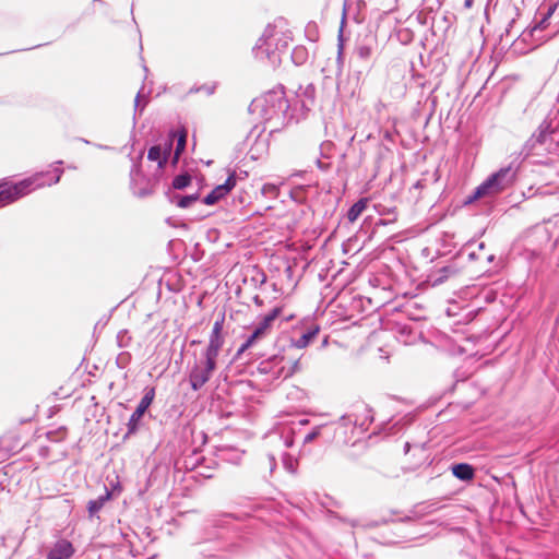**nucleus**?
I'll list each match as a JSON object with an SVG mask.
<instances>
[{"mask_svg":"<svg viewBox=\"0 0 559 559\" xmlns=\"http://www.w3.org/2000/svg\"><path fill=\"white\" fill-rule=\"evenodd\" d=\"M292 33L288 29L278 24H269L253 47L254 57L276 69L287 53Z\"/></svg>","mask_w":559,"mask_h":559,"instance_id":"nucleus-1","label":"nucleus"},{"mask_svg":"<svg viewBox=\"0 0 559 559\" xmlns=\"http://www.w3.org/2000/svg\"><path fill=\"white\" fill-rule=\"evenodd\" d=\"M253 111L259 110L265 121L275 120L284 123L288 116L289 103L282 90L267 92L262 97L254 99L251 104Z\"/></svg>","mask_w":559,"mask_h":559,"instance_id":"nucleus-2","label":"nucleus"},{"mask_svg":"<svg viewBox=\"0 0 559 559\" xmlns=\"http://www.w3.org/2000/svg\"><path fill=\"white\" fill-rule=\"evenodd\" d=\"M43 175V173H36L35 175L14 183L8 181L0 182V206L11 204L38 189V187H41L43 183L39 182V179Z\"/></svg>","mask_w":559,"mask_h":559,"instance_id":"nucleus-3","label":"nucleus"},{"mask_svg":"<svg viewBox=\"0 0 559 559\" xmlns=\"http://www.w3.org/2000/svg\"><path fill=\"white\" fill-rule=\"evenodd\" d=\"M515 179V170L511 166L503 167L478 186L468 202L480 199L487 194H496L510 187Z\"/></svg>","mask_w":559,"mask_h":559,"instance_id":"nucleus-4","label":"nucleus"},{"mask_svg":"<svg viewBox=\"0 0 559 559\" xmlns=\"http://www.w3.org/2000/svg\"><path fill=\"white\" fill-rule=\"evenodd\" d=\"M216 367L217 359L201 354L188 372L191 389L193 391L201 390L210 381Z\"/></svg>","mask_w":559,"mask_h":559,"instance_id":"nucleus-5","label":"nucleus"},{"mask_svg":"<svg viewBox=\"0 0 559 559\" xmlns=\"http://www.w3.org/2000/svg\"><path fill=\"white\" fill-rule=\"evenodd\" d=\"M281 313L282 308L275 307L269 313L263 316L260 322L254 328L251 335H249L248 338L243 342V344L238 348L237 353L235 354V359H240L242 354L247 349L252 347L258 341L269 335L272 330L274 321L278 318Z\"/></svg>","mask_w":559,"mask_h":559,"instance_id":"nucleus-6","label":"nucleus"},{"mask_svg":"<svg viewBox=\"0 0 559 559\" xmlns=\"http://www.w3.org/2000/svg\"><path fill=\"white\" fill-rule=\"evenodd\" d=\"M155 397V389L154 388H147L145 390L144 395L142 396L138 407L131 415L129 423H128V433H134L138 430L139 423L147 408L151 406L153 400Z\"/></svg>","mask_w":559,"mask_h":559,"instance_id":"nucleus-7","label":"nucleus"},{"mask_svg":"<svg viewBox=\"0 0 559 559\" xmlns=\"http://www.w3.org/2000/svg\"><path fill=\"white\" fill-rule=\"evenodd\" d=\"M236 186V176L230 174L223 185L216 186L204 199L203 203L213 205L224 198Z\"/></svg>","mask_w":559,"mask_h":559,"instance_id":"nucleus-8","label":"nucleus"},{"mask_svg":"<svg viewBox=\"0 0 559 559\" xmlns=\"http://www.w3.org/2000/svg\"><path fill=\"white\" fill-rule=\"evenodd\" d=\"M73 554V545L67 539H59L48 552L47 559H70Z\"/></svg>","mask_w":559,"mask_h":559,"instance_id":"nucleus-9","label":"nucleus"},{"mask_svg":"<svg viewBox=\"0 0 559 559\" xmlns=\"http://www.w3.org/2000/svg\"><path fill=\"white\" fill-rule=\"evenodd\" d=\"M346 23V3L343 9V16L341 21V26L338 31V44H337V57L335 60V75L340 76L343 72L344 59H343V50H344V38H343V29Z\"/></svg>","mask_w":559,"mask_h":559,"instance_id":"nucleus-10","label":"nucleus"},{"mask_svg":"<svg viewBox=\"0 0 559 559\" xmlns=\"http://www.w3.org/2000/svg\"><path fill=\"white\" fill-rule=\"evenodd\" d=\"M549 124L544 122L539 126L537 133H534L525 143L524 150L526 151V155L533 151L537 144H544L549 136Z\"/></svg>","mask_w":559,"mask_h":559,"instance_id":"nucleus-11","label":"nucleus"},{"mask_svg":"<svg viewBox=\"0 0 559 559\" xmlns=\"http://www.w3.org/2000/svg\"><path fill=\"white\" fill-rule=\"evenodd\" d=\"M319 331H320L319 325L312 324L298 338H293L292 345L298 349L306 348L316 338Z\"/></svg>","mask_w":559,"mask_h":559,"instance_id":"nucleus-12","label":"nucleus"},{"mask_svg":"<svg viewBox=\"0 0 559 559\" xmlns=\"http://www.w3.org/2000/svg\"><path fill=\"white\" fill-rule=\"evenodd\" d=\"M173 140L169 141L165 150L160 145H154L148 150L147 158L157 162L159 167H163L167 162V154L170 152Z\"/></svg>","mask_w":559,"mask_h":559,"instance_id":"nucleus-13","label":"nucleus"},{"mask_svg":"<svg viewBox=\"0 0 559 559\" xmlns=\"http://www.w3.org/2000/svg\"><path fill=\"white\" fill-rule=\"evenodd\" d=\"M223 344L224 340L222 335L210 334L209 344L201 354L217 359Z\"/></svg>","mask_w":559,"mask_h":559,"instance_id":"nucleus-14","label":"nucleus"},{"mask_svg":"<svg viewBox=\"0 0 559 559\" xmlns=\"http://www.w3.org/2000/svg\"><path fill=\"white\" fill-rule=\"evenodd\" d=\"M453 475L463 481H469L474 478L475 472L472 465L460 463L452 466Z\"/></svg>","mask_w":559,"mask_h":559,"instance_id":"nucleus-15","label":"nucleus"},{"mask_svg":"<svg viewBox=\"0 0 559 559\" xmlns=\"http://www.w3.org/2000/svg\"><path fill=\"white\" fill-rule=\"evenodd\" d=\"M284 358H280L277 356H273L271 359H267V360H263L260 362L259 367H258V370L261 372V373H270L272 374L274 378H278L281 377V368L277 369V370H273V365H278L281 362H283Z\"/></svg>","mask_w":559,"mask_h":559,"instance_id":"nucleus-16","label":"nucleus"},{"mask_svg":"<svg viewBox=\"0 0 559 559\" xmlns=\"http://www.w3.org/2000/svg\"><path fill=\"white\" fill-rule=\"evenodd\" d=\"M455 273L456 270L453 266L448 265L431 273L429 278L430 282L432 283V286H437L442 284L444 281H447L450 276L454 275Z\"/></svg>","mask_w":559,"mask_h":559,"instance_id":"nucleus-17","label":"nucleus"},{"mask_svg":"<svg viewBox=\"0 0 559 559\" xmlns=\"http://www.w3.org/2000/svg\"><path fill=\"white\" fill-rule=\"evenodd\" d=\"M298 97L301 98L302 107L309 108L313 105L316 99V87L313 84H307L305 87H300L297 93Z\"/></svg>","mask_w":559,"mask_h":559,"instance_id":"nucleus-18","label":"nucleus"},{"mask_svg":"<svg viewBox=\"0 0 559 559\" xmlns=\"http://www.w3.org/2000/svg\"><path fill=\"white\" fill-rule=\"evenodd\" d=\"M110 497H111V493L108 490H106L105 495L99 496L95 500L88 501L87 510H88L90 516H94L95 514H97L103 509L105 503L110 499Z\"/></svg>","mask_w":559,"mask_h":559,"instance_id":"nucleus-19","label":"nucleus"},{"mask_svg":"<svg viewBox=\"0 0 559 559\" xmlns=\"http://www.w3.org/2000/svg\"><path fill=\"white\" fill-rule=\"evenodd\" d=\"M368 204V199H360L356 203H354L347 212V218L350 223H354L361 213L366 210Z\"/></svg>","mask_w":559,"mask_h":559,"instance_id":"nucleus-20","label":"nucleus"},{"mask_svg":"<svg viewBox=\"0 0 559 559\" xmlns=\"http://www.w3.org/2000/svg\"><path fill=\"white\" fill-rule=\"evenodd\" d=\"M199 199V193H192L188 195H175L173 202L181 209L190 207Z\"/></svg>","mask_w":559,"mask_h":559,"instance_id":"nucleus-21","label":"nucleus"},{"mask_svg":"<svg viewBox=\"0 0 559 559\" xmlns=\"http://www.w3.org/2000/svg\"><path fill=\"white\" fill-rule=\"evenodd\" d=\"M300 369H301V367H300L299 359H295L289 362V366L283 365L281 367V374H283L284 378H288V377H292L294 373L300 371Z\"/></svg>","mask_w":559,"mask_h":559,"instance_id":"nucleus-22","label":"nucleus"},{"mask_svg":"<svg viewBox=\"0 0 559 559\" xmlns=\"http://www.w3.org/2000/svg\"><path fill=\"white\" fill-rule=\"evenodd\" d=\"M191 182V176L188 174H181L174 178L173 187L175 189L181 190L188 187Z\"/></svg>","mask_w":559,"mask_h":559,"instance_id":"nucleus-23","label":"nucleus"},{"mask_svg":"<svg viewBox=\"0 0 559 559\" xmlns=\"http://www.w3.org/2000/svg\"><path fill=\"white\" fill-rule=\"evenodd\" d=\"M186 142H187V132L182 131L177 139V145H176V150H175V160H177L179 158V155L183 152V150L186 147Z\"/></svg>","mask_w":559,"mask_h":559,"instance_id":"nucleus-24","label":"nucleus"},{"mask_svg":"<svg viewBox=\"0 0 559 559\" xmlns=\"http://www.w3.org/2000/svg\"><path fill=\"white\" fill-rule=\"evenodd\" d=\"M53 171H55L56 176H55V178H53L50 182H48V183H47V186L56 185V183H58V182L60 181V179H61V175L63 174V169H61V168L57 167V168H55V170H53ZM41 173H43L44 175H43V176L40 177V179H39V182H40V183H43V186H41L40 188H43V187H45V186H46V183H45L41 179H43L44 177H46L47 175H49V173H48V171H47V173L41 171Z\"/></svg>","mask_w":559,"mask_h":559,"instance_id":"nucleus-25","label":"nucleus"},{"mask_svg":"<svg viewBox=\"0 0 559 559\" xmlns=\"http://www.w3.org/2000/svg\"><path fill=\"white\" fill-rule=\"evenodd\" d=\"M261 192L265 197L275 198L277 195L278 188L274 183H265L263 185Z\"/></svg>","mask_w":559,"mask_h":559,"instance_id":"nucleus-26","label":"nucleus"},{"mask_svg":"<svg viewBox=\"0 0 559 559\" xmlns=\"http://www.w3.org/2000/svg\"><path fill=\"white\" fill-rule=\"evenodd\" d=\"M357 55L360 59H368L372 55V49L370 46L361 45L357 48Z\"/></svg>","mask_w":559,"mask_h":559,"instance_id":"nucleus-27","label":"nucleus"},{"mask_svg":"<svg viewBox=\"0 0 559 559\" xmlns=\"http://www.w3.org/2000/svg\"><path fill=\"white\" fill-rule=\"evenodd\" d=\"M306 51L304 48H295L292 53V59L295 63H302Z\"/></svg>","mask_w":559,"mask_h":559,"instance_id":"nucleus-28","label":"nucleus"},{"mask_svg":"<svg viewBox=\"0 0 559 559\" xmlns=\"http://www.w3.org/2000/svg\"><path fill=\"white\" fill-rule=\"evenodd\" d=\"M130 341V336L127 331H120L117 335V342L119 347H127Z\"/></svg>","mask_w":559,"mask_h":559,"instance_id":"nucleus-29","label":"nucleus"},{"mask_svg":"<svg viewBox=\"0 0 559 559\" xmlns=\"http://www.w3.org/2000/svg\"><path fill=\"white\" fill-rule=\"evenodd\" d=\"M321 428L322 426H318L312 431L307 433L304 438V443H310L316 440L320 436Z\"/></svg>","mask_w":559,"mask_h":559,"instance_id":"nucleus-30","label":"nucleus"},{"mask_svg":"<svg viewBox=\"0 0 559 559\" xmlns=\"http://www.w3.org/2000/svg\"><path fill=\"white\" fill-rule=\"evenodd\" d=\"M223 321H215L213 324L212 335H222Z\"/></svg>","mask_w":559,"mask_h":559,"instance_id":"nucleus-31","label":"nucleus"},{"mask_svg":"<svg viewBox=\"0 0 559 559\" xmlns=\"http://www.w3.org/2000/svg\"><path fill=\"white\" fill-rule=\"evenodd\" d=\"M140 97H141V93L139 92L135 99H134V107H135V110L138 109L139 107V102H140Z\"/></svg>","mask_w":559,"mask_h":559,"instance_id":"nucleus-32","label":"nucleus"},{"mask_svg":"<svg viewBox=\"0 0 559 559\" xmlns=\"http://www.w3.org/2000/svg\"><path fill=\"white\" fill-rule=\"evenodd\" d=\"M269 460H270V463H271V469H273V467L275 466V459H274V456L270 455Z\"/></svg>","mask_w":559,"mask_h":559,"instance_id":"nucleus-33","label":"nucleus"},{"mask_svg":"<svg viewBox=\"0 0 559 559\" xmlns=\"http://www.w3.org/2000/svg\"><path fill=\"white\" fill-rule=\"evenodd\" d=\"M409 449H411V444L408 442H406L404 445L405 453H407L409 451Z\"/></svg>","mask_w":559,"mask_h":559,"instance_id":"nucleus-34","label":"nucleus"},{"mask_svg":"<svg viewBox=\"0 0 559 559\" xmlns=\"http://www.w3.org/2000/svg\"><path fill=\"white\" fill-rule=\"evenodd\" d=\"M147 194H148V192H146V191H144V190H143V191H140V192H138V195H140V197H145V195H147Z\"/></svg>","mask_w":559,"mask_h":559,"instance_id":"nucleus-35","label":"nucleus"},{"mask_svg":"<svg viewBox=\"0 0 559 559\" xmlns=\"http://www.w3.org/2000/svg\"><path fill=\"white\" fill-rule=\"evenodd\" d=\"M254 301H255V304H258V305H260V304H261V301L259 300V297H258V296H255V297H254Z\"/></svg>","mask_w":559,"mask_h":559,"instance_id":"nucleus-36","label":"nucleus"},{"mask_svg":"<svg viewBox=\"0 0 559 559\" xmlns=\"http://www.w3.org/2000/svg\"><path fill=\"white\" fill-rule=\"evenodd\" d=\"M471 3H472V1H471V0H466V1H465V5H466V7H469V5H471Z\"/></svg>","mask_w":559,"mask_h":559,"instance_id":"nucleus-37","label":"nucleus"},{"mask_svg":"<svg viewBox=\"0 0 559 559\" xmlns=\"http://www.w3.org/2000/svg\"><path fill=\"white\" fill-rule=\"evenodd\" d=\"M62 163H63L62 160H57L55 164L56 165H62Z\"/></svg>","mask_w":559,"mask_h":559,"instance_id":"nucleus-38","label":"nucleus"},{"mask_svg":"<svg viewBox=\"0 0 559 559\" xmlns=\"http://www.w3.org/2000/svg\"><path fill=\"white\" fill-rule=\"evenodd\" d=\"M492 260H493V255H489L488 261H492Z\"/></svg>","mask_w":559,"mask_h":559,"instance_id":"nucleus-39","label":"nucleus"}]
</instances>
